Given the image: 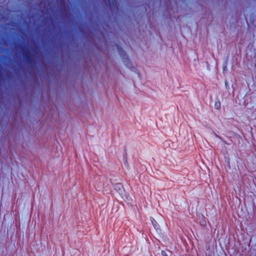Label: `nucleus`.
<instances>
[{
    "instance_id": "7",
    "label": "nucleus",
    "mask_w": 256,
    "mask_h": 256,
    "mask_svg": "<svg viewBox=\"0 0 256 256\" xmlns=\"http://www.w3.org/2000/svg\"><path fill=\"white\" fill-rule=\"evenodd\" d=\"M162 256H168L166 252L164 250L162 251Z\"/></svg>"
},
{
    "instance_id": "6",
    "label": "nucleus",
    "mask_w": 256,
    "mask_h": 256,
    "mask_svg": "<svg viewBox=\"0 0 256 256\" xmlns=\"http://www.w3.org/2000/svg\"><path fill=\"white\" fill-rule=\"evenodd\" d=\"M215 136L216 137H217L220 140H221L223 141L225 144H228V143H226L225 141H224L222 138L221 136H220L218 135L217 134H215Z\"/></svg>"
},
{
    "instance_id": "9",
    "label": "nucleus",
    "mask_w": 256,
    "mask_h": 256,
    "mask_svg": "<svg viewBox=\"0 0 256 256\" xmlns=\"http://www.w3.org/2000/svg\"><path fill=\"white\" fill-rule=\"evenodd\" d=\"M64 0H60V4L64 5Z\"/></svg>"
},
{
    "instance_id": "2",
    "label": "nucleus",
    "mask_w": 256,
    "mask_h": 256,
    "mask_svg": "<svg viewBox=\"0 0 256 256\" xmlns=\"http://www.w3.org/2000/svg\"><path fill=\"white\" fill-rule=\"evenodd\" d=\"M106 6H108L112 11L117 10L118 6L116 0H104Z\"/></svg>"
},
{
    "instance_id": "4",
    "label": "nucleus",
    "mask_w": 256,
    "mask_h": 256,
    "mask_svg": "<svg viewBox=\"0 0 256 256\" xmlns=\"http://www.w3.org/2000/svg\"><path fill=\"white\" fill-rule=\"evenodd\" d=\"M150 220L155 230H160V226L158 222L154 220V218L150 217Z\"/></svg>"
},
{
    "instance_id": "1",
    "label": "nucleus",
    "mask_w": 256,
    "mask_h": 256,
    "mask_svg": "<svg viewBox=\"0 0 256 256\" xmlns=\"http://www.w3.org/2000/svg\"><path fill=\"white\" fill-rule=\"evenodd\" d=\"M22 50V56L28 64H30L34 62V58L28 49L21 48Z\"/></svg>"
},
{
    "instance_id": "3",
    "label": "nucleus",
    "mask_w": 256,
    "mask_h": 256,
    "mask_svg": "<svg viewBox=\"0 0 256 256\" xmlns=\"http://www.w3.org/2000/svg\"><path fill=\"white\" fill-rule=\"evenodd\" d=\"M116 47L120 56L123 58H124L126 57V59H128V56L126 53L123 50V49L122 48H120L119 46H116Z\"/></svg>"
},
{
    "instance_id": "8",
    "label": "nucleus",
    "mask_w": 256,
    "mask_h": 256,
    "mask_svg": "<svg viewBox=\"0 0 256 256\" xmlns=\"http://www.w3.org/2000/svg\"><path fill=\"white\" fill-rule=\"evenodd\" d=\"M226 70V65H224L223 66V70L224 71Z\"/></svg>"
},
{
    "instance_id": "5",
    "label": "nucleus",
    "mask_w": 256,
    "mask_h": 256,
    "mask_svg": "<svg viewBox=\"0 0 256 256\" xmlns=\"http://www.w3.org/2000/svg\"><path fill=\"white\" fill-rule=\"evenodd\" d=\"M214 108L217 109L219 110L220 108V101H216L214 104Z\"/></svg>"
}]
</instances>
